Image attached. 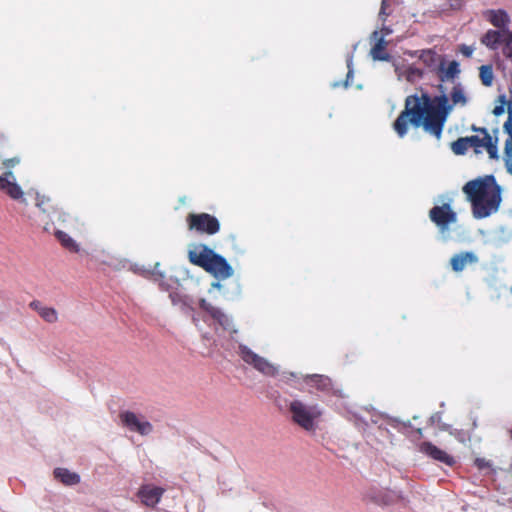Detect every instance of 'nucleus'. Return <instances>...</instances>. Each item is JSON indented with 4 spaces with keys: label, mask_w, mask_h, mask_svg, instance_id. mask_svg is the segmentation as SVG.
I'll use <instances>...</instances> for the list:
<instances>
[{
    "label": "nucleus",
    "mask_w": 512,
    "mask_h": 512,
    "mask_svg": "<svg viewBox=\"0 0 512 512\" xmlns=\"http://www.w3.org/2000/svg\"><path fill=\"white\" fill-rule=\"evenodd\" d=\"M54 223H55V221L44 222V227H43L44 230L47 232L53 231L55 237L57 238V240L61 243V245L65 249H68L69 251H72V252H77L78 245L76 244V242L67 233H65L61 230H55Z\"/></svg>",
    "instance_id": "obj_17"
},
{
    "label": "nucleus",
    "mask_w": 512,
    "mask_h": 512,
    "mask_svg": "<svg viewBox=\"0 0 512 512\" xmlns=\"http://www.w3.org/2000/svg\"><path fill=\"white\" fill-rule=\"evenodd\" d=\"M390 0H382L381 2V9L379 12V17L385 21L386 18L390 15V11H388V8L390 6Z\"/></svg>",
    "instance_id": "obj_33"
},
{
    "label": "nucleus",
    "mask_w": 512,
    "mask_h": 512,
    "mask_svg": "<svg viewBox=\"0 0 512 512\" xmlns=\"http://www.w3.org/2000/svg\"><path fill=\"white\" fill-rule=\"evenodd\" d=\"M54 476L66 485H75L80 482L79 475L74 472H70L66 468H56L54 470Z\"/></svg>",
    "instance_id": "obj_23"
},
{
    "label": "nucleus",
    "mask_w": 512,
    "mask_h": 512,
    "mask_svg": "<svg viewBox=\"0 0 512 512\" xmlns=\"http://www.w3.org/2000/svg\"><path fill=\"white\" fill-rule=\"evenodd\" d=\"M472 206L476 219L495 213L501 203V189L493 176L468 181L462 188Z\"/></svg>",
    "instance_id": "obj_2"
},
{
    "label": "nucleus",
    "mask_w": 512,
    "mask_h": 512,
    "mask_svg": "<svg viewBox=\"0 0 512 512\" xmlns=\"http://www.w3.org/2000/svg\"><path fill=\"white\" fill-rule=\"evenodd\" d=\"M469 148L470 147L466 137H460L451 143V150L456 155H464Z\"/></svg>",
    "instance_id": "obj_29"
},
{
    "label": "nucleus",
    "mask_w": 512,
    "mask_h": 512,
    "mask_svg": "<svg viewBox=\"0 0 512 512\" xmlns=\"http://www.w3.org/2000/svg\"><path fill=\"white\" fill-rule=\"evenodd\" d=\"M475 465L479 468V469H485V468H489L490 467V463L489 461H487L486 459L484 458H477L475 460Z\"/></svg>",
    "instance_id": "obj_36"
},
{
    "label": "nucleus",
    "mask_w": 512,
    "mask_h": 512,
    "mask_svg": "<svg viewBox=\"0 0 512 512\" xmlns=\"http://www.w3.org/2000/svg\"><path fill=\"white\" fill-rule=\"evenodd\" d=\"M429 218L439 229L441 233L449 230L451 224L457 222V213L452 209L449 203L436 205L429 211Z\"/></svg>",
    "instance_id": "obj_6"
},
{
    "label": "nucleus",
    "mask_w": 512,
    "mask_h": 512,
    "mask_svg": "<svg viewBox=\"0 0 512 512\" xmlns=\"http://www.w3.org/2000/svg\"><path fill=\"white\" fill-rule=\"evenodd\" d=\"M459 52L466 58H470L472 57L473 55V52H474V47L473 46H468V45H465V44H461L459 45V48H458Z\"/></svg>",
    "instance_id": "obj_34"
},
{
    "label": "nucleus",
    "mask_w": 512,
    "mask_h": 512,
    "mask_svg": "<svg viewBox=\"0 0 512 512\" xmlns=\"http://www.w3.org/2000/svg\"><path fill=\"white\" fill-rule=\"evenodd\" d=\"M471 130L477 133H480L482 137L478 135H472L467 138L469 147H473L475 151H478L479 148H485L490 158L498 157V148H497V139L493 140L492 136L489 134L488 130L484 127H476L472 125Z\"/></svg>",
    "instance_id": "obj_7"
},
{
    "label": "nucleus",
    "mask_w": 512,
    "mask_h": 512,
    "mask_svg": "<svg viewBox=\"0 0 512 512\" xmlns=\"http://www.w3.org/2000/svg\"><path fill=\"white\" fill-rule=\"evenodd\" d=\"M509 116L503 125L504 132L507 133L508 137L505 140L504 146V163L507 172L512 175V110H508Z\"/></svg>",
    "instance_id": "obj_14"
},
{
    "label": "nucleus",
    "mask_w": 512,
    "mask_h": 512,
    "mask_svg": "<svg viewBox=\"0 0 512 512\" xmlns=\"http://www.w3.org/2000/svg\"><path fill=\"white\" fill-rule=\"evenodd\" d=\"M488 20L489 22L499 28V29H503L509 22V17H508V14L505 12V11H502V10H498V11H494V10H490L488 12Z\"/></svg>",
    "instance_id": "obj_25"
},
{
    "label": "nucleus",
    "mask_w": 512,
    "mask_h": 512,
    "mask_svg": "<svg viewBox=\"0 0 512 512\" xmlns=\"http://www.w3.org/2000/svg\"><path fill=\"white\" fill-rule=\"evenodd\" d=\"M189 262L198 266L218 279H227L233 275V268L227 260L204 244L188 251Z\"/></svg>",
    "instance_id": "obj_3"
},
{
    "label": "nucleus",
    "mask_w": 512,
    "mask_h": 512,
    "mask_svg": "<svg viewBox=\"0 0 512 512\" xmlns=\"http://www.w3.org/2000/svg\"><path fill=\"white\" fill-rule=\"evenodd\" d=\"M36 206L48 219H52L55 211L59 208L49 197L40 195L36 198Z\"/></svg>",
    "instance_id": "obj_22"
},
{
    "label": "nucleus",
    "mask_w": 512,
    "mask_h": 512,
    "mask_svg": "<svg viewBox=\"0 0 512 512\" xmlns=\"http://www.w3.org/2000/svg\"><path fill=\"white\" fill-rule=\"evenodd\" d=\"M419 450L429 456L430 458L439 461L441 463H444L447 466H453L456 461L453 456L449 455L444 450L438 448L431 442H422L419 445Z\"/></svg>",
    "instance_id": "obj_13"
},
{
    "label": "nucleus",
    "mask_w": 512,
    "mask_h": 512,
    "mask_svg": "<svg viewBox=\"0 0 512 512\" xmlns=\"http://www.w3.org/2000/svg\"><path fill=\"white\" fill-rule=\"evenodd\" d=\"M451 110L452 105L449 104L446 95L437 96L433 100L426 93H422L421 96L409 95L405 99L404 109L393 123V129L400 138H403L409 130V125L415 128L422 126L427 133L439 140Z\"/></svg>",
    "instance_id": "obj_1"
},
{
    "label": "nucleus",
    "mask_w": 512,
    "mask_h": 512,
    "mask_svg": "<svg viewBox=\"0 0 512 512\" xmlns=\"http://www.w3.org/2000/svg\"><path fill=\"white\" fill-rule=\"evenodd\" d=\"M30 307L48 323H55L58 320L57 311L52 307L43 306L40 301H32L30 303Z\"/></svg>",
    "instance_id": "obj_20"
},
{
    "label": "nucleus",
    "mask_w": 512,
    "mask_h": 512,
    "mask_svg": "<svg viewBox=\"0 0 512 512\" xmlns=\"http://www.w3.org/2000/svg\"><path fill=\"white\" fill-rule=\"evenodd\" d=\"M164 492V488L145 484L139 488L137 496L144 505L155 507L160 502Z\"/></svg>",
    "instance_id": "obj_12"
},
{
    "label": "nucleus",
    "mask_w": 512,
    "mask_h": 512,
    "mask_svg": "<svg viewBox=\"0 0 512 512\" xmlns=\"http://www.w3.org/2000/svg\"><path fill=\"white\" fill-rule=\"evenodd\" d=\"M306 383L324 392H328L332 389V380L324 375H309L306 378Z\"/></svg>",
    "instance_id": "obj_21"
},
{
    "label": "nucleus",
    "mask_w": 512,
    "mask_h": 512,
    "mask_svg": "<svg viewBox=\"0 0 512 512\" xmlns=\"http://www.w3.org/2000/svg\"><path fill=\"white\" fill-rule=\"evenodd\" d=\"M504 113V106L503 105H499V106H495L494 109H493V114L496 115V116H499L501 114Z\"/></svg>",
    "instance_id": "obj_37"
},
{
    "label": "nucleus",
    "mask_w": 512,
    "mask_h": 512,
    "mask_svg": "<svg viewBox=\"0 0 512 512\" xmlns=\"http://www.w3.org/2000/svg\"><path fill=\"white\" fill-rule=\"evenodd\" d=\"M478 261L477 256L473 252H461L455 254L450 259L451 268L455 272H461L468 264H473Z\"/></svg>",
    "instance_id": "obj_18"
},
{
    "label": "nucleus",
    "mask_w": 512,
    "mask_h": 512,
    "mask_svg": "<svg viewBox=\"0 0 512 512\" xmlns=\"http://www.w3.org/2000/svg\"><path fill=\"white\" fill-rule=\"evenodd\" d=\"M0 190L13 200H22L24 192L16 182L12 171H4L0 175Z\"/></svg>",
    "instance_id": "obj_10"
},
{
    "label": "nucleus",
    "mask_w": 512,
    "mask_h": 512,
    "mask_svg": "<svg viewBox=\"0 0 512 512\" xmlns=\"http://www.w3.org/2000/svg\"><path fill=\"white\" fill-rule=\"evenodd\" d=\"M479 77L482 84L486 87H489L493 83L494 75L493 68L491 65H482L479 68Z\"/></svg>",
    "instance_id": "obj_27"
},
{
    "label": "nucleus",
    "mask_w": 512,
    "mask_h": 512,
    "mask_svg": "<svg viewBox=\"0 0 512 512\" xmlns=\"http://www.w3.org/2000/svg\"><path fill=\"white\" fill-rule=\"evenodd\" d=\"M351 73H352V71H351V70H349V71H348V74H347V77H349Z\"/></svg>",
    "instance_id": "obj_39"
},
{
    "label": "nucleus",
    "mask_w": 512,
    "mask_h": 512,
    "mask_svg": "<svg viewBox=\"0 0 512 512\" xmlns=\"http://www.w3.org/2000/svg\"><path fill=\"white\" fill-rule=\"evenodd\" d=\"M419 59L428 68H434V67L438 68V65H439L441 59H444V58L441 55L437 54L434 50L426 49V50L421 51Z\"/></svg>",
    "instance_id": "obj_24"
},
{
    "label": "nucleus",
    "mask_w": 512,
    "mask_h": 512,
    "mask_svg": "<svg viewBox=\"0 0 512 512\" xmlns=\"http://www.w3.org/2000/svg\"><path fill=\"white\" fill-rule=\"evenodd\" d=\"M9 147L7 138L0 133V158L5 154V150Z\"/></svg>",
    "instance_id": "obj_35"
},
{
    "label": "nucleus",
    "mask_w": 512,
    "mask_h": 512,
    "mask_svg": "<svg viewBox=\"0 0 512 512\" xmlns=\"http://www.w3.org/2000/svg\"><path fill=\"white\" fill-rule=\"evenodd\" d=\"M291 421L307 432H315L323 416V409L318 404H308L294 399L288 405Z\"/></svg>",
    "instance_id": "obj_4"
},
{
    "label": "nucleus",
    "mask_w": 512,
    "mask_h": 512,
    "mask_svg": "<svg viewBox=\"0 0 512 512\" xmlns=\"http://www.w3.org/2000/svg\"><path fill=\"white\" fill-rule=\"evenodd\" d=\"M119 417L125 427L140 435H148L153 430V426L150 422L142 421L134 412L124 411Z\"/></svg>",
    "instance_id": "obj_9"
},
{
    "label": "nucleus",
    "mask_w": 512,
    "mask_h": 512,
    "mask_svg": "<svg viewBox=\"0 0 512 512\" xmlns=\"http://www.w3.org/2000/svg\"><path fill=\"white\" fill-rule=\"evenodd\" d=\"M186 221L189 230L201 234L214 235L220 231L219 220L208 213H190Z\"/></svg>",
    "instance_id": "obj_5"
},
{
    "label": "nucleus",
    "mask_w": 512,
    "mask_h": 512,
    "mask_svg": "<svg viewBox=\"0 0 512 512\" xmlns=\"http://www.w3.org/2000/svg\"><path fill=\"white\" fill-rule=\"evenodd\" d=\"M505 31L489 29L480 38L481 44L490 50H497L502 44Z\"/></svg>",
    "instance_id": "obj_19"
},
{
    "label": "nucleus",
    "mask_w": 512,
    "mask_h": 512,
    "mask_svg": "<svg viewBox=\"0 0 512 512\" xmlns=\"http://www.w3.org/2000/svg\"><path fill=\"white\" fill-rule=\"evenodd\" d=\"M370 54L374 60L387 61L389 54L386 51V42L380 38L375 45L371 48Z\"/></svg>",
    "instance_id": "obj_26"
},
{
    "label": "nucleus",
    "mask_w": 512,
    "mask_h": 512,
    "mask_svg": "<svg viewBox=\"0 0 512 512\" xmlns=\"http://www.w3.org/2000/svg\"><path fill=\"white\" fill-rule=\"evenodd\" d=\"M510 437H511V439H512V430L510 431Z\"/></svg>",
    "instance_id": "obj_40"
},
{
    "label": "nucleus",
    "mask_w": 512,
    "mask_h": 512,
    "mask_svg": "<svg viewBox=\"0 0 512 512\" xmlns=\"http://www.w3.org/2000/svg\"><path fill=\"white\" fill-rule=\"evenodd\" d=\"M239 355L245 363L253 366L257 371L264 375L275 376L278 372L274 365L269 363L265 358L254 353L245 345H239Z\"/></svg>",
    "instance_id": "obj_8"
},
{
    "label": "nucleus",
    "mask_w": 512,
    "mask_h": 512,
    "mask_svg": "<svg viewBox=\"0 0 512 512\" xmlns=\"http://www.w3.org/2000/svg\"><path fill=\"white\" fill-rule=\"evenodd\" d=\"M199 306L203 311L208 313L210 317L213 320H215L219 324V326H221L224 330H233V322L231 318L227 314H225L220 308L213 306L205 299L200 300Z\"/></svg>",
    "instance_id": "obj_11"
},
{
    "label": "nucleus",
    "mask_w": 512,
    "mask_h": 512,
    "mask_svg": "<svg viewBox=\"0 0 512 512\" xmlns=\"http://www.w3.org/2000/svg\"><path fill=\"white\" fill-rule=\"evenodd\" d=\"M56 221L65 228L71 229L73 231L81 230L83 223L79 220L78 217L72 216L70 213L64 211L62 208H58L55 211V214L52 216ZM54 221L53 219H51Z\"/></svg>",
    "instance_id": "obj_16"
},
{
    "label": "nucleus",
    "mask_w": 512,
    "mask_h": 512,
    "mask_svg": "<svg viewBox=\"0 0 512 512\" xmlns=\"http://www.w3.org/2000/svg\"><path fill=\"white\" fill-rule=\"evenodd\" d=\"M502 44L503 55L507 58H512V31H505Z\"/></svg>",
    "instance_id": "obj_30"
},
{
    "label": "nucleus",
    "mask_w": 512,
    "mask_h": 512,
    "mask_svg": "<svg viewBox=\"0 0 512 512\" xmlns=\"http://www.w3.org/2000/svg\"><path fill=\"white\" fill-rule=\"evenodd\" d=\"M418 433H419V435L421 436V435H422V430H421V429H418Z\"/></svg>",
    "instance_id": "obj_38"
},
{
    "label": "nucleus",
    "mask_w": 512,
    "mask_h": 512,
    "mask_svg": "<svg viewBox=\"0 0 512 512\" xmlns=\"http://www.w3.org/2000/svg\"><path fill=\"white\" fill-rule=\"evenodd\" d=\"M451 100L453 105H461L465 106L467 103V98L465 96V93L460 85H456L452 88L451 91Z\"/></svg>",
    "instance_id": "obj_28"
},
{
    "label": "nucleus",
    "mask_w": 512,
    "mask_h": 512,
    "mask_svg": "<svg viewBox=\"0 0 512 512\" xmlns=\"http://www.w3.org/2000/svg\"><path fill=\"white\" fill-rule=\"evenodd\" d=\"M19 163H20L19 157L7 158L2 161V168L5 169V171H11V169L13 167H15L16 165H18Z\"/></svg>",
    "instance_id": "obj_32"
},
{
    "label": "nucleus",
    "mask_w": 512,
    "mask_h": 512,
    "mask_svg": "<svg viewBox=\"0 0 512 512\" xmlns=\"http://www.w3.org/2000/svg\"><path fill=\"white\" fill-rule=\"evenodd\" d=\"M460 74L459 63L455 60L451 61L447 66L444 59H441L437 76L441 82L452 81Z\"/></svg>",
    "instance_id": "obj_15"
},
{
    "label": "nucleus",
    "mask_w": 512,
    "mask_h": 512,
    "mask_svg": "<svg viewBox=\"0 0 512 512\" xmlns=\"http://www.w3.org/2000/svg\"><path fill=\"white\" fill-rule=\"evenodd\" d=\"M404 74L407 81L409 82H414L415 80L420 79L423 76L422 70L414 66H408Z\"/></svg>",
    "instance_id": "obj_31"
}]
</instances>
